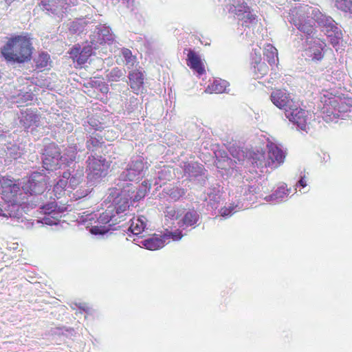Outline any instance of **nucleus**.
Segmentation results:
<instances>
[{
	"instance_id": "f257e3e1",
	"label": "nucleus",
	"mask_w": 352,
	"mask_h": 352,
	"mask_svg": "<svg viewBox=\"0 0 352 352\" xmlns=\"http://www.w3.org/2000/svg\"><path fill=\"white\" fill-rule=\"evenodd\" d=\"M144 168L145 164L142 157L131 158L115 179L116 186L108 190L105 201L110 203V205L105 211L98 217L93 213L81 216L82 222L96 218L99 224L108 225L91 226V234L103 236L109 230H116L123 226L116 225L126 219L130 206L143 199L151 190V184L148 180L144 181L138 186L131 183L143 177Z\"/></svg>"
},
{
	"instance_id": "f03ea898",
	"label": "nucleus",
	"mask_w": 352,
	"mask_h": 352,
	"mask_svg": "<svg viewBox=\"0 0 352 352\" xmlns=\"http://www.w3.org/2000/svg\"><path fill=\"white\" fill-rule=\"evenodd\" d=\"M80 151L77 144H71L61 153L60 147L54 142L45 144L41 150L42 171L47 173L58 169L67 168L63 173V177L67 179L68 187L76 188L84 181V169L78 164Z\"/></svg>"
},
{
	"instance_id": "7ed1b4c3",
	"label": "nucleus",
	"mask_w": 352,
	"mask_h": 352,
	"mask_svg": "<svg viewBox=\"0 0 352 352\" xmlns=\"http://www.w3.org/2000/svg\"><path fill=\"white\" fill-rule=\"evenodd\" d=\"M1 185V195L4 204L0 207V216L11 219L12 223L23 222L25 218L23 217L25 207L23 206L25 195L22 188L8 178H3Z\"/></svg>"
},
{
	"instance_id": "20e7f679",
	"label": "nucleus",
	"mask_w": 352,
	"mask_h": 352,
	"mask_svg": "<svg viewBox=\"0 0 352 352\" xmlns=\"http://www.w3.org/2000/svg\"><path fill=\"white\" fill-rule=\"evenodd\" d=\"M267 158H266V153L263 150L244 147L239 148L238 151H236V153H233L232 155L239 162L247 160L254 167L258 168L267 167H270L272 169L277 168L284 162L285 155L283 151L275 144L270 143L267 145Z\"/></svg>"
},
{
	"instance_id": "39448f33",
	"label": "nucleus",
	"mask_w": 352,
	"mask_h": 352,
	"mask_svg": "<svg viewBox=\"0 0 352 352\" xmlns=\"http://www.w3.org/2000/svg\"><path fill=\"white\" fill-rule=\"evenodd\" d=\"M32 51V43L30 38L21 35L11 36L1 48V55L6 62L17 65L29 62Z\"/></svg>"
},
{
	"instance_id": "423d86ee",
	"label": "nucleus",
	"mask_w": 352,
	"mask_h": 352,
	"mask_svg": "<svg viewBox=\"0 0 352 352\" xmlns=\"http://www.w3.org/2000/svg\"><path fill=\"white\" fill-rule=\"evenodd\" d=\"M302 12L314 19L320 30L327 35L333 47L338 46L342 41L343 34L341 27L332 17L322 13L318 8L303 6Z\"/></svg>"
},
{
	"instance_id": "0eeeda50",
	"label": "nucleus",
	"mask_w": 352,
	"mask_h": 352,
	"mask_svg": "<svg viewBox=\"0 0 352 352\" xmlns=\"http://www.w3.org/2000/svg\"><path fill=\"white\" fill-rule=\"evenodd\" d=\"M87 182L91 186L100 184L107 175L111 162L102 155H89L86 161Z\"/></svg>"
},
{
	"instance_id": "6e6552de",
	"label": "nucleus",
	"mask_w": 352,
	"mask_h": 352,
	"mask_svg": "<svg viewBox=\"0 0 352 352\" xmlns=\"http://www.w3.org/2000/svg\"><path fill=\"white\" fill-rule=\"evenodd\" d=\"M224 10L231 15L236 17L242 26L249 27L250 25L256 23V16L251 10L244 0H231L225 6Z\"/></svg>"
},
{
	"instance_id": "1a4fd4ad",
	"label": "nucleus",
	"mask_w": 352,
	"mask_h": 352,
	"mask_svg": "<svg viewBox=\"0 0 352 352\" xmlns=\"http://www.w3.org/2000/svg\"><path fill=\"white\" fill-rule=\"evenodd\" d=\"M184 176L189 182L204 186L208 180V172L204 166L196 162H185L181 165Z\"/></svg>"
},
{
	"instance_id": "9d476101",
	"label": "nucleus",
	"mask_w": 352,
	"mask_h": 352,
	"mask_svg": "<svg viewBox=\"0 0 352 352\" xmlns=\"http://www.w3.org/2000/svg\"><path fill=\"white\" fill-rule=\"evenodd\" d=\"M48 179L45 173L33 172L22 186L24 195H41L47 188Z\"/></svg>"
},
{
	"instance_id": "9b49d317",
	"label": "nucleus",
	"mask_w": 352,
	"mask_h": 352,
	"mask_svg": "<svg viewBox=\"0 0 352 352\" xmlns=\"http://www.w3.org/2000/svg\"><path fill=\"white\" fill-rule=\"evenodd\" d=\"M41 212L45 216L42 219V223L53 226L59 223V219L67 211V207L59 206L56 201H48L39 206Z\"/></svg>"
},
{
	"instance_id": "f8f14e48",
	"label": "nucleus",
	"mask_w": 352,
	"mask_h": 352,
	"mask_svg": "<svg viewBox=\"0 0 352 352\" xmlns=\"http://www.w3.org/2000/svg\"><path fill=\"white\" fill-rule=\"evenodd\" d=\"M90 31L91 32L90 34V43L98 47L103 43L110 45L114 41V35L111 28L105 25L96 24V23L93 21Z\"/></svg>"
},
{
	"instance_id": "ddd939ff",
	"label": "nucleus",
	"mask_w": 352,
	"mask_h": 352,
	"mask_svg": "<svg viewBox=\"0 0 352 352\" xmlns=\"http://www.w3.org/2000/svg\"><path fill=\"white\" fill-rule=\"evenodd\" d=\"M327 44L320 39H314L308 43L302 53L305 60L315 63H320L324 58Z\"/></svg>"
},
{
	"instance_id": "4468645a",
	"label": "nucleus",
	"mask_w": 352,
	"mask_h": 352,
	"mask_svg": "<svg viewBox=\"0 0 352 352\" xmlns=\"http://www.w3.org/2000/svg\"><path fill=\"white\" fill-rule=\"evenodd\" d=\"M285 115L297 130L307 131V112L305 110L293 104L289 109H285Z\"/></svg>"
},
{
	"instance_id": "2eb2a0df",
	"label": "nucleus",
	"mask_w": 352,
	"mask_h": 352,
	"mask_svg": "<svg viewBox=\"0 0 352 352\" xmlns=\"http://www.w3.org/2000/svg\"><path fill=\"white\" fill-rule=\"evenodd\" d=\"M67 0H41L39 6L48 14L60 18L67 12L69 4Z\"/></svg>"
},
{
	"instance_id": "dca6fc26",
	"label": "nucleus",
	"mask_w": 352,
	"mask_h": 352,
	"mask_svg": "<svg viewBox=\"0 0 352 352\" xmlns=\"http://www.w3.org/2000/svg\"><path fill=\"white\" fill-rule=\"evenodd\" d=\"M182 211L180 220L177 222L178 226L182 230L188 228H195L199 223L200 214L194 208L184 209Z\"/></svg>"
},
{
	"instance_id": "f3484780",
	"label": "nucleus",
	"mask_w": 352,
	"mask_h": 352,
	"mask_svg": "<svg viewBox=\"0 0 352 352\" xmlns=\"http://www.w3.org/2000/svg\"><path fill=\"white\" fill-rule=\"evenodd\" d=\"M303 6L298 11L299 17L293 19L294 26L305 36H310L314 31L316 21L308 14L302 12Z\"/></svg>"
},
{
	"instance_id": "a211bd4d",
	"label": "nucleus",
	"mask_w": 352,
	"mask_h": 352,
	"mask_svg": "<svg viewBox=\"0 0 352 352\" xmlns=\"http://www.w3.org/2000/svg\"><path fill=\"white\" fill-rule=\"evenodd\" d=\"M89 133L90 134L87 137L86 140L87 153H90V155H98V153H100V150L105 146L103 135L96 131L91 133L89 131Z\"/></svg>"
},
{
	"instance_id": "6ab92c4d",
	"label": "nucleus",
	"mask_w": 352,
	"mask_h": 352,
	"mask_svg": "<svg viewBox=\"0 0 352 352\" xmlns=\"http://www.w3.org/2000/svg\"><path fill=\"white\" fill-rule=\"evenodd\" d=\"M270 99L272 103L280 109H289L294 104L289 94L285 89H277L272 92Z\"/></svg>"
},
{
	"instance_id": "aec40b11",
	"label": "nucleus",
	"mask_w": 352,
	"mask_h": 352,
	"mask_svg": "<svg viewBox=\"0 0 352 352\" xmlns=\"http://www.w3.org/2000/svg\"><path fill=\"white\" fill-rule=\"evenodd\" d=\"M188 51L186 64L198 76H201L205 73V67L201 60V58L198 53L191 49H185Z\"/></svg>"
},
{
	"instance_id": "412c9836",
	"label": "nucleus",
	"mask_w": 352,
	"mask_h": 352,
	"mask_svg": "<svg viewBox=\"0 0 352 352\" xmlns=\"http://www.w3.org/2000/svg\"><path fill=\"white\" fill-rule=\"evenodd\" d=\"M327 121L329 120L332 122H337L336 120L338 118L346 120L352 116V110L351 107L344 103L340 104L338 108H334L333 110H331L330 109H327Z\"/></svg>"
},
{
	"instance_id": "4be33fe9",
	"label": "nucleus",
	"mask_w": 352,
	"mask_h": 352,
	"mask_svg": "<svg viewBox=\"0 0 352 352\" xmlns=\"http://www.w3.org/2000/svg\"><path fill=\"white\" fill-rule=\"evenodd\" d=\"M175 177V170L173 167L168 166H164L156 172V177L153 186H156V190L159 187H162L167 182L173 180Z\"/></svg>"
},
{
	"instance_id": "5701e85b",
	"label": "nucleus",
	"mask_w": 352,
	"mask_h": 352,
	"mask_svg": "<svg viewBox=\"0 0 352 352\" xmlns=\"http://www.w3.org/2000/svg\"><path fill=\"white\" fill-rule=\"evenodd\" d=\"M164 197L173 201H177L186 197L187 188L180 186L169 184L162 190Z\"/></svg>"
},
{
	"instance_id": "b1692460",
	"label": "nucleus",
	"mask_w": 352,
	"mask_h": 352,
	"mask_svg": "<svg viewBox=\"0 0 352 352\" xmlns=\"http://www.w3.org/2000/svg\"><path fill=\"white\" fill-rule=\"evenodd\" d=\"M129 85L133 91L138 94L144 88V74L141 71L133 70L129 73Z\"/></svg>"
},
{
	"instance_id": "393cba45",
	"label": "nucleus",
	"mask_w": 352,
	"mask_h": 352,
	"mask_svg": "<svg viewBox=\"0 0 352 352\" xmlns=\"http://www.w3.org/2000/svg\"><path fill=\"white\" fill-rule=\"evenodd\" d=\"M20 123L22 126L28 129L30 126H37L40 121V116L32 109H26L24 112L21 113L19 117Z\"/></svg>"
},
{
	"instance_id": "a878e982",
	"label": "nucleus",
	"mask_w": 352,
	"mask_h": 352,
	"mask_svg": "<svg viewBox=\"0 0 352 352\" xmlns=\"http://www.w3.org/2000/svg\"><path fill=\"white\" fill-rule=\"evenodd\" d=\"M289 189L286 186L281 185L278 187L271 195L266 196L264 199L272 204H278L287 200Z\"/></svg>"
},
{
	"instance_id": "bb28decb",
	"label": "nucleus",
	"mask_w": 352,
	"mask_h": 352,
	"mask_svg": "<svg viewBox=\"0 0 352 352\" xmlns=\"http://www.w3.org/2000/svg\"><path fill=\"white\" fill-rule=\"evenodd\" d=\"M221 186L219 184H212L207 190L205 200L208 201L211 208H217L221 200Z\"/></svg>"
},
{
	"instance_id": "cd10ccee",
	"label": "nucleus",
	"mask_w": 352,
	"mask_h": 352,
	"mask_svg": "<svg viewBox=\"0 0 352 352\" xmlns=\"http://www.w3.org/2000/svg\"><path fill=\"white\" fill-rule=\"evenodd\" d=\"M147 219L144 216H139L137 219L130 218L129 223H131L128 227V232L133 235L138 236L146 228Z\"/></svg>"
},
{
	"instance_id": "c85d7f7f",
	"label": "nucleus",
	"mask_w": 352,
	"mask_h": 352,
	"mask_svg": "<svg viewBox=\"0 0 352 352\" xmlns=\"http://www.w3.org/2000/svg\"><path fill=\"white\" fill-rule=\"evenodd\" d=\"M140 243L147 250H156L164 246L165 240L163 238V236L154 234L142 240Z\"/></svg>"
},
{
	"instance_id": "c756f323",
	"label": "nucleus",
	"mask_w": 352,
	"mask_h": 352,
	"mask_svg": "<svg viewBox=\"0 0 352 352\" xmlns=\"http://www.w3.org/2000/svg\"><path fill=\"white\" fill-rule=\"evenodd\" d=\"M93 21L85 19H79L71 23L69 32L72 34H80L84 31H90Z\"/></svg>"
},
{
	"instance_id": "7c9ffc66",
	"label": "nucleus",
	"mask_w": 352,
	"mask_h": 352,
	"mask_svg": "<svg viewBox=\"0 0 352 352\" xmlns=\"http://www.w3.org/2000/svg\"><path fill=\"white\" fill-rule=\"evenodd\" d=\"M4 152L8 161L12 162L13 160H17L23 154V149L14 143H8L5 145Z\"/></svg>"
},
{
	"instance_id": "2f4dec72",
	"label": "nucleus",
	"mask_w": 352,
	"mask_h": 352,
	"mask_svg": "<svg viewBox=\"0 0 352 352\" xmlns=\"http://www.w3.org/2000/svg\"><path fill=\"white\" fill-rule=\"evenodd\" d=\"M106 80L108 82H118L120 80L126 81V70L118 67H113L111 70H107L105 75Z\"/></svg>"
},
{
	"instance_id": "473e14b6",
	"label": "nucleus",
	"mask_w": 352,
	"mask_h": 352,
	"mask_svg": "<svg viewBox=\"0 0 352 352\" xmlns=\"http://www.w3.org/2000/svg\"><path fill=\"white\" fill-rule=\"evenodd\" d=\"M98 47L97 45L91 44L90 41L87 45L81 47V50H80V57H78V64H85L87 61L88 58L94 54V50H96Z\"/></svg>"
},
{
	"instance_id": "72a5a7b5",
	"label": "nucleus",
	"mask_w": 352,
	"mask_h": 352,
	"mask_svg": "<svg viewBox=\"0 0 352 352\" xmlns=\"http://www.w3.org/2000/svg\"><path fill=\"white\" fill-rule=\"evenodd\" d=\"M264 60L271 66L276 65L278 62V51L271 44H268L263 52Z\"/></svg>"
},
{
	"instance_id": "f704fd0d",
	"label": "nucleus",
	"mask_w": 352,
	"mask_h": 352,
	"mask_svg": "<svg viewBox=\"0 0 352 352\" xmlns=\"http://www.w3.org/2000/svg\"><path fill=\"white\" fill-rule=\"evenodd\" d=\"M68 188H69L68 187L67 179L63 177V175H61L58 181L54 185L52 192L57 199H59L65 194V191L67 190Z\"/></svg>"
},
{
	"instance_id": "c9c22d12",
	"label": "nucleus",
	"mask_w": 352,
	"mask_h": 352,
	"mask_svg": "<svg viewBox=\"0 0 352 352\" xmlns=\"http://www.w3.org/2000/svg\"><path fill=\"white\" fill-rule=\"evenodd\" d=\"M228 82L222 79H214L213 82L209 85L207 90H210V93H223L226 91Z\"/></svg>"
},
{
	"instance_id": "e433bc0d",
	"label": "nucleus",
	"mask_w": 352,
	"mask_h": 352,
	"mask_svg": "<svg viewBox=\"0 0 352 352\" xmlns=\"http://www.w3.org/2000/svg\"><path fill=\"white\" fill-rule=\"evenodd\" d=\"M243 208V204L241 201H238L236 204L233 202L230 204L228 208H221L220 210V214L224 218H228L231 217L236 211L240 210Z\"/></svg>"
},
{
	"instance_id": "4c0bfd02",
	"label": "nucleus",
	"mask_w": 352,
	"mask_h": 352,
	"mask_svg": "<svg viewBox=\"0 0 352 352\" xmlns=\"http://www.w3.org/2000/svg\"><path fill=\"white\" fill-rule=\"evenodd\" d=\"M86 87L97 89L102 94H107L109 90L108 85L104 81L98 80L96 77L91 78Z\"/></svg>"
},
{
	"instance_id": "58836bf2",
	"label": "nucleus",
	"mask_w": 352,
	"mask_h": 352,
	"mask_svg": "<svg viewBox=\"0 0 352 352\" xmlns=\"http://www.w3.org/2000/svg\"><path fill=\"white\" fill-rule=\"evenodd\" d=\"M94 186H91L87 182L86 185L80 186L79 188L74 193V197L76 199H82L91 193Z\"/></svg>"
},
{
	"instance_id": "ea45409f",
	"label": "nucleus",
	"mask_w": 352,
	"mask_h": 352,
	"mask_svg": "<svg viewBox=\"0 0 352 352\" xmlns=\"http://www.w3.org/2000/svg\"><path fill=\"white\" fill-rule=\"evenodd\" d=\"M181 210H183V208L168 207L164 211L165 217L171 220H178L179 221L182 216Z\"/></svg>"
},
{
	"instance_id": "a19ab883",
	"label": "nucleus",
	"mask_w": 352,
	"mask_h": 352,
	"mask_svg": "<svg viewBox=\"0 0 352 352\" xmlns=\"http://www.w3.org/2000/svg\"><path fill=\"white\" fill-rule=\"evenodd\" d=\"M335 6L338 10L352 14V0H336Z\"/></svg>"
},
{
	"instance_id": "79ce46f5",
	"label": "nucleus",
	"mask_w": 352,
	"mask_h": 352,
	"mask_svg": "<svg viewBox=\"0 0 352 352\" xmlns=\"http://www.w3.org/2000/svg\"><path fill=\"white\" fill-rule=\"evenodd\" d=\"M50 62V56L47 52H42L39 54L36 60V65L38 67L43 68L48 65Z\"/></svg>"
},
{
	"instance_id": "37998d69",
	"label": "nucleus",
	"mask_w": 352,
	"mask_h": 352,
	"mask_svg": "<svg viewBox=\"0 0 352 352\" xmlns=\"http://www.w3.org/2000/svg\"><path fill=\"white\" fill-rule=\"evenodd\" d=\"M184 234L182 231L177 230L175 231H167L163 235V238L166 241V239H173V241H179L180 240Z\"/></svg>"
},
{
	"instance_id": "c03bdc74",
	"label": "nucleus",
	"mask_w": 352,
	"mask_h": 352,
	"mask_svg": "<svg viewBox=\"0 0 352 352\" xmlns=\"http://www.w3.org/2000/svg\"><path fill=\"white\" fill-rule=\"evenodd\" d=\"M257 189L258 187L254 186L243 185L239 187L237 193L240 192V194L241 195V193L243 192V196L245 197L248 195V194H256L257 192Z\"/></svg>"
},
{
	"instance_id": "a18cd8bd",
	"label": "nucleus",
	"mask_w": 352,
	"mask_h": 352,
	"mask_svg": "<svg viewBox=\"0 0 352 352\" xmlns=\"http://www.w3.org/2000/svg\"><path fill=\"white\" fill-rule=\"evenodd\" d=\"M87 123L96 132L97 131H101L103 129L102 124L94 117L88 118Z\"/></svg>"
},
{
	"instance_id": "49530a36",
	"label": "nucleus",
	"mask_w": 352,
	"mask_h": 352,
	"mask_svg": "<svg viewBox=\"0 0 352 352\" xmlns=\"http://www.w3.org/2000/svg\"><path fill=\"white\" fill-rule=\"evenodd\" d=\"M122 56L126 61V65H133L135 58L132 55L130 50L124 48L122 51Z\"/></svg>"
},
{
	"instance_id": "de8ad7c7",
	"label": "nucleus",
	"mask_w": 352,
	"mask_h": 352,
	"mask_svg": "<svg viewBox=\"0 0 352 352\" xmlns=\"http://www.w3.org/2000/svg\"><path fill=\"white\" fill-rule=\"evenodd\" d=\"M81 47L80 45L75 46L73 48H72L70 52L71 57L76 60L78 63V57H80V51Z\"/></svg>"
},
{
	"instance_id": "09e8293b",
	"label": "nucleus",
	"mask_w": 352,
	"mask_h": 352,
	"mask_svg": "<svg viewBox=\"0 0 352 352\" xmlns=\"http://www.w3.org/2000/svg\"><path fill=\"white\" fill-rule=\"evenodd\" d=\"M307 185L305 174L301 173L298 180L296 182V187L300 188H304Z\"/></svg>"
},
{
	"instance_id": "8fccbe9b",
	"label": "nucleus",
	"mask_w": 352,
	"mask_h": 352,
	"mask_svg": "<svg viewBox=\"0 0 352 352\" xmlns=\"http://www.w3.org/2000/svg\"><path fill=\"white\" fill-rule=\"evenodd\" d=\"M122 3L131 11L133 12L136 8L135 0H120Z\"/></svg>"
},
{
	"instance_id": "3c124183",
	"label": "nucleus",
	"mask_w": 352,
	"mask_h": 352,
	"mask_svg": "<svg viewBox=\"0 0 352 352\" xmlns=\"http://www.w3.org/2000/svg\"><path fill=\"white\" fill-rule=\"evenodd\" d=\"M254 70H257L258 73L261 75H265L267 72V67L265 63L263 62V63H260L258 66L254 65Z\"/></svg>"
},
{
	"instance_id": "603ef678",
	"label": "nucleus",
	"mask_w": 352,
	"mask_h": 352,
	"mask_svg": "<svg viewBox=\"0 0 352 352\" xmlns=\"http://www.w3.org/2000/svg\"><path fill=\"white\" fill-rule=\"evenodd\" d=\"M254 56L252 54V65H256V66H258V65H260V63H263V62L261 61V54L258 53V54H256V52H255L254 53Z\"/></svg>"
},
{
	"instance_id": "864d4df0",
	"label": "nucleus",
	"mask_w": 352,
	"mask_h": 352,
	"mask_svg": "<svg viewBox=\"0 0 352 352\" xmlns=\"http://www.w3.org/2000/svg\"><path fill=\"white\" fill-rule=\"evenodd\" d=\"M74 305L78 308L80 313H82V312L89 313V307L85 302L75 303Z\"/></svg>"
},
{
	"instance_id": "5fc2aeb1",
	"label": "nucleus",
	"mask_w": 352,
	"mask_h": 352,
	"mask_svg": "<svg viewBox=\"0 0 352 352\" xmlns=\"http://www.w3.org/2000/svg\"><path fill=\"white\" fill-rule=\"evenodd\" d=\"M245 199H248V197H245V198L244 197V198H243V200H245Z\"/></svg>"
},
{
	"instance_id": "6e6d98bb",
	"label": "nucleus",
	"mask_w": 352,
	"mask_h": 352,
	"mask_svg": "<svg viewBox=\"0 0 352 352\" xmlns=\"http://www.w3.org/2000/svg\"><path fill=\"white\" fill-rule=\"evenodd\" d=\"M247 208V206H245V207L243 206V208L241 210H243V208Z\"/></svg>"
}]
</instances>
